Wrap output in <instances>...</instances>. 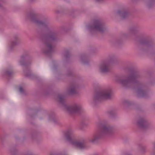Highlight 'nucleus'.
<instances>
[{"label":"nucleus","mask_w":155,"mask_h":155,"mask_svg":"<svg viewBox=\"0 0 155 155\" xmlns=\"http://www.w3.org/2000/svg\"><path fill=\"white\" fill-rule=\"evenodd\" d=\"M48 94V93H45V94Z\"/></svg>","instance_id":"2f4dec72"},{"label":"nucleus","mask_w":155,"mask_h":155,"mask_svg":"<svg viewBox=\"0 0 155 155\" xmlns=\"http://www.w3.org/2000/svg\"><path fill=\"white\" fill-rule=\"evenodd\" d=\"M107 113L109 116L111 117H114L115 114V112L113 110L108 111Z\"/></svg>","instance_id":"5701e85b"},{"label":"nucleus","mask_w":155,"mask_h":155,"mask_svg":"<svg viewBox=\"0 0 155 155\" xmlns=\"http://www.w3.org/2000/svg\"><path fill=\"white\" fill-rule=\"evenodd\" d=\"M116 59L115 57L113 55H109L108 58L104 60L100 67V72L103 74H106L111 72L110 64L113 63Z\"/></svg>","instance_id":"6e6552de"},{"label":"nucleus","mask_w":155,"mask_h":155,"mask_svg":"<svg viewBox=\"0 0 155 155\" xmlns=\"http://www.w3.org/2000/svg\"><path fill=\"white\" fill-rule=\"evenodd\" d=\"M58 99L59 102L70 114H78L80 111L81 107L79 104H74L71 106L67 105L65 96L64 95H59Z\"/></svg>","instance_id":"39448f33"},{"label":"nucleus","mask_w":155,"mask_h":155,"mask_svg":"<svg viewBox=\"0 0 155 155\" xmlns=\"http://www.w3.org/2000/svg\"><path fill=\"white\" fill-rule=\"evenodd\" d=\"M58 13H59V11H58Z\"/></svg>","instance_id":"473e14b6"},{"label":"nucleus","mask_w":155,"mask_h":155,"mask_svg":"<svg viewBox=\"0 0 155 155\" xmlns=\"http://www.w3.org/2000/svg\"><path fill=\"white\" fill-rule=\"evenodd\" d=\"M88 28L90 31L95 30L101 33L106 31V28L104 24L99 19H95L94 21L93 25L88 26Z\"/></svg>","instance_id":"9d476101"},{"label":"nucleus","mask_w":155,"mask_h":155,"mask_svg":"<svg viewBox=\"0 0 155 155\" xmlns=\"http://www.w3.org/2000/svg\"><path fill=\"white\" fill-rule=\"evenodd\" d=\"M140 77L141 75L138 72L132 70L127 78L120 79L119 81L120 84L126 87H129L131 83L137 84L134 88L137 93L138 97L146 98L148 97V93L144 89L143 84L138 80Z\"/></svg>","instance_id":"f03ea898"},{"label":"nucleus","mask_w":155,"mask_h":155,"mask_svg":"<svg viewBox=\"0 0 155 155\" xmlns=\"http://www.w3.org/2000/svg\"><path fill=\"white\" fill-rule=\"evenodd\" d=\"M53 121L54 122V123H56L57 122V119H54V118H53L52 119Z\"/></svg>","instance_id":"c85d7f7f"},{"label":"nucleus","mask_w":155,"mask_h":155,"mask_svg":"<svg viewBox=\"0 0 155 155\" xmlns=\"http://www.w3.org/2000/svg\"><path fill=\"white\" fill-rule=\"evenodd\" d=\"M114 134V130L112 127L104 124L101 126L100 131L94 134L90 141L92 143H95L102 137L111 136Z\"/></svg>","instance_id":"7ed1b4c3"},{"label":"nucleus","mask_w":155,"mask_h":155,"mask_svg":"<svg viewBox=\"0 0 155 155\" xmlns=\"http://www.w3.org/2000/svg\"><path fill=\"white\" fill-rule=\"evenodd\" d=\"M139 31V28L137 26H133L130 27L129 29V32L126 34V37L130 36L131 35H136Z\"/></svg>","instance_id":"f8f14e48"},{"label":"nucleus","mask_w":155,"mask_h":155,"mask_svg":"<svg viewBox=\"0 0 155 155\" xmlns=\"http://www.w3.org/2000/svg\"><path fill=\"white\" fill-rule=\"evenodd\" d=\"M64 57L67 60L71 56L69 51L67 49L65 50L64 53Z\"/></svg>","instance_id":"aec40b11"},{"label":"nucleus","mask_w":155,"mask_h":155,"mask_svg":"<svg viewBox=\"0 0 155 155\" xmlns=\"http://www.w3.org/2000/svg\"><path fill=\"white\" fill-rule=\"evenodd\" d=\"M117 14L123 19L127 18L129 15L128 12L124 10H118Z\"/></svg>","instance_id":"ddd939ff"},{"label":"nucleus","mask_w":155,"mask_h":155,"mask_svg":"<svg viewBox=\"0 0 155 155\" xmlns=\"http://www.w3.org/2000/svg\"><path fill=\"white\" fill-rule=\"evenodd\" d=\"M28 16L31 21L35 25L43 27L41 29H38V32L40 41L45 47L43 50V53L50 56L54 51V43L58 41V32L51 30L49 21L47 20L43 21L40 20L38 18L37 15L35 13L30 12Z\"/></svg>","instance_id":"f257e3e1"},{"label":"nucleus","mask_w":155,"mask_h":155,"mask_svg":"<svg viewBox=\"0 0 155 155\" xmlns=\"http://www.w3.org/2000/svg\"><path fill=\"white\" fill-rule=\"evenodd\" d=\"M73 73L71 71H68V72L67 74V75L68 76H71L73 75Z\"/></svg>","instance_id":"bb28decb"},{"label":"nucleus","mask_w":155,"mask_h":155,"mask_svg":"<svg viewBox=\"0 0 155 155\" xmlns=\"http://www.w3.org/2000/svg\"><path fill=\"white\" fill-rule=\"evenodd\" d=\"M140 149L141 150L142 152H144V150L145 149V147L142 146H141L140 147Z\"/></svg>","instance_id":"cd10ccee"},{"label":"nucleus","mask_w":155,"mask_h":155,"mask_svg":"<svg viewBox=\"0 0 155 155\" xmlns=\"http://www.w3.org/2000/svg\"><path fill=\"white\" fill-rule=\"evenodd\" d=\"M123 103L125 105L129 106L132 105L133 103L128 100H125L123 101Z\"/></svg>","instance_id":"4be33fe9"},{"label":"nucleus","mask_w":155,"mask_h":155,"mask_svg":"<svg viewBox=\"0 0 155 155\" xmlns=\"http://www.w3.org/2000/svg\"><path fill=\"white\" fill-rule=\"evenodd\" d=\"M2 5H1V4H0V8H2Z\"/></svg>","instance_id":"7c9ffc66"},{"label":"nucleus","mask_w":155,"mask_h":155,"mask_svg":"<svg viewBox=\"0 0 155 155\" xmlns=\"http://www.w3.org/2000/svg\"><path fill=\"white\" fill-rule=\"evenodd\" d=\"M154 155H155V153L154 154Z\"/></svg>","instance_id":"72a5a7b5"},{"label":"nucleus","mask_w":155,"mask_h":155,"mask_svg":"<svg viewBox=\"0 0 155 155\" xmlns=\"http://www.w3.org/2000/svg\"><path fill=\"white\" fill-rule=\"evenodd\" d=\"M87 58V56L85 54H83L81 56V59L84 64H87L89 63V61H88L85 60Z\"/></svg>","instance_id":"6ab92c4d"},{"label":"nucleus","mask_w":155,"mask_h":155,"mask_svg":"<svg viewBox=\"0 0 155 155\" xmlns=\"http://www.w3.org/2000/svg\"><path fill=\"white\" fill-rule=\"evenodd\" d=\"M23 155H35L32 152H28L25 153Z\"/></svg>","instance_id":"a878e982"},{"label":"nucleus","mask_w":155,"mask_h":155,"mask_svg":"<svg viewBox=\"0 0 155 155\" xmlns=\"http://www.w3.org/2000/svg\"><path fill=\"white\" fill-rule=\"evenodd\" d=\"M14 41H12L11 43L10 46V50H12L13 47L17 45L18 42H17L18 40V38L17 36H15L14 37Z\"/></svg>","instance_id":"2eb2a0df"},{"label":"nucleus","mask_w":155,"mask_h":155,"mask_svg":"<svg viewBox=\"0 0 155 155\" xmlns=\"http://www.w3.org/2000/svg\"><path fill=\"white\" fill-rule=\"evenodd\" d=\"M39 137V134L37 132H35L31 134V138L34 140L38 138Z\"/></svg>","instance_id":"412c9836"},{"label":"nucleus","mask_w":155,"mask_h":155,"mask_svg":"<svg viewBox=\"0 0 155 155\" xmlns=\"http://www.w3.org/2000/svg\"><path fill=\"white\" fill-rule=\"evenodd\" d=\"M78 88V86L75 84L71 88L69 89L68 91V93L69 95L76 94L78 92L77 89Z\"/></svg>","instance_id":"4468645a"},{"label":"nucleus","mask_w":155,"mask_h":155,"mask_svg":"<svg viewBox=\"0 0 155 155\" xmlns=\"http://www.w3.org/2000/svg\"><path fill=\"white\" fill-rule=\"evenodd\" d=\"M28 55L23 54L21 56L20 63V64L24 67L23 71L25 76L32 78L34 77V75L31 72L29 68L31 62L25 61V60H28Z\"/></svg>","instance_id":"0eeeda50"},{"label":"nucleus","mask_w":155,"mask_h":155,"mask_svg":"<svg viewBox=\"0 0 155 155\" xmlns=\"http://www.w3.org/2000/svg\"><path fill=\"white\" fill-rule=\"evenodd\" d=\"M137 124L139 127L143 129H146L150 126L149 123L144 118H141L137 122Z\"/></svg>","instance_id":"9b49d317"},{"label":"nucleus","mask_w":155,"mask_h":155,"mask_svg":"<svg viewBox=\"0 0 155 155\" xmlns=\"http://www.w3.org/2000/svg\"><path fill=\"white\" fill-rule=\"evenodd\" d=\"M145 2L149 8L153 7L155 4V0H145Z\"/></svg>","instance_id":"dca6fc26"},{"label":"nucleus","mask_w":155,"mask_h":155,"mask_svg":"<svg viewBox=\"0 0 155 155\" xmlns=\"http://www.w3.org/2000/svg\"><path fill=\"white\" fill-rule=\"evenodd\" d=\"M104 0H96V1L98 2H101L103 1Z\"/></svg>","instance_id":"c756f323"},{"label":"nucleus","mask_w":155,"mask_h":155,"mask_svg":"<svg viewBox=\"0 0 155 155\" xmlns=\"http://www.w3.org/2000/svg\"><path fill=\"white\" fill-rule=\"evenodd\" d=\"M4 75L8 77H11L14 74V71L12 69H6L4 71Z\"/></svg>","instance_id":"f3484780"},{"label":"nucleus","mask_w":155,"mask_h":155,"mask_svg":"<svg viewBox=\"0 0 155 155\" xmlns=\"http://www.w3.org/2000/svg\"><path fill=\"white\" fill-rule=\"evenodd\" d=\"M81 126L82 127L81 129H83V128L86 127L88 126V124L86 123L84 121H82L80 124Z\"/></svg>","instance_id":"b1692460"},{"label":"nucleus","mask_w":155,"mask_h":155,"mask_svg":"<svg viewBox=\"0 0 155 155\" xmlns=\"http://www.w3.org/2000/svg\"><path fill=\"white\" fill-rule=\"evenodd\" d=\"M139 44L144 47V51L147 53H153V51L155 48V44L151 39H140L139 40Z\"/></svg>","instance_id":"1a4fd4ad"},{"label":"nucleus","mask_w":155,"mask_h":155,"mask_svg":"<svg viewBox=\"0 0 155 155\" xmlns=\"http://www.w3.org/2000/svg\"><path fill=\"white\" fill-rule=\"evenodd\" d=\"M31 1H32L33 0H31Z\"/></svg>","instance_id":"f704fd0d"},{"label":"nucleus","mask_w":155,"mask_h":155,"mask_svg":"<svg viewBox=\"0 0 155 155\" xmlns=\"http://www.w3.org/2000/svg\"><path fill=\"white\" fill-rule=\"evenodd\" d=\"M19 91H20V92L22 94H24L25 93L24 90L23 88V87L21 86L20 87Z\"/></svg>","instance_id":"393cba45"},{"label":"nucleus","mask_w":155,"mask_h":155,"mask_svg":"<svg viewBox=\"0 0 155 155\" xmlns=\"http://www.w3.org/2000/svg\"><path fill=\"white\" fill-rule=\"evenodd\" d=\"M9 152L12 155H17L18 154V150L15 148L12 147L10 150Z\"/></svg>","instance_id":"a211bd4d"},{"label":"nucleus","mask_w":155,"mask_h":155,"mask_svg":"<svg viewBox=\"0 0 155 155\" xmlns=\"http://www.w3.org/2000/svg\"><path fill=\"white\" fill-rule=\"evenodd\" d=\"M112 93V91L110 89L96 91L94 94L93 100V103L96 105L102 100L110 99Z\"/></svg>","instance_id":"423d86ee"},{"label":"nucleus","mask_w":155,"mask_h":155,"mask_svg":"<svg viewBox=\"0 0 155 155\" xmlns=\"http://www.w3.org/2000/svg\"><path fill=\"white\" fill-rule=\"evenodd\" d=\"M65 137L67 140L75 147L81 150L84 149L86 148V140L84 139L75 140L72 130H68L65 134Z\"/></svg>","instance_id":"20e7f679"}]
</instances>
